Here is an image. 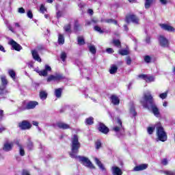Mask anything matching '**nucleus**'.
<instances>
[{"instance_id":"f257e3e1","label":"nucleus","mask_w":175,"mask_h":175,"mask_svg":"<svg viewBox=\"0 0 175 175\" xmlns=\"http://www.w3.org/2000/svg\"><path fill=\"white\" fill-rule=\"evenodd\" d=\"M141 103L145 109L151 110L155 117H159L161 113L159 112V109H158V107H157V105L154 102V98H152L151 92H147L144 94V97L141 100Z\"/></svg>"},{"instance_id":"f03ea898","label":"nucleus","mask_w":175,"mask_h":175,"mask_svg":"<svg viewBox=\"0 0 175 175\" xmlns=\"http://www.w3.org/2000/svg\"><path fill=\"white\" fill-rule=\"evenodd\" d=\"M80 147L81 144L79 142V137L77 135H73L71 139V152H70L71 158H76L77 154H79V148Z\"/></svg>"},{"instance_id":"7ed1b4c3","label":"nucleus","mask_w":175,"mask_h":175,"mask_svg":"<svg viewBox=\"0 0 175 175\" xmlns=\"http://www.w3.org/2000/svg\"><path fill=\"white\" fill-rule=\"evenodd\" d=\"M155 126L157 129V139H159L160 142H166V140H167V134L165 132V130L163 129V127H162L161 123H157Z\"/></svg>"},{"instance_id":"20e7f679","label":"nucleus","mask_w":175,"mask_h":175,"mask_svg":"<svg viewBox=\"0 0 175 175\" xmlns=\"http://www.w3.org/2000/svg\"><path fill=\"white\" fill-rule=\"evenodd\" d=\"M75 159H78L80 163L83 165V166H85L86 167H89L90 169H95V166H94V164L88 159V158L85 157H81V156H76Z\"/></svg>"},{"instance_id":"39448f33","label":"nucleus","mask_w":175,"mask_h":175,"mask_svg":"<svg viewBox=\"0 0 175 175\" xmlns=\"http://www.w3.org/2000/svg\"><path fill=\"white\" fill-rule=\"evenodd\" d=\"M159 43L161 47H169V40H167L163 36H160L159 37Z\"/></svg>"},{"instance_id":"423d86ee","label":"nucleus","mask_w":175,"mask_h":175,"mask_svg":"<svg viewBox=\"0 0 175 175\" xmlns=\"http://www.w3.org/2000/svg\"><path fill=\"white\" fill-rule=\"evenodd\" d=\"M131 21L133 22V24H139V18L135 15H129L126 17V22L129 24Z\"/></svg>"},{"instance_id":"0eeeda50","label":"nucleus","mask_w":175,"mask_h":175,"mask_svg":"<svg viewBox=\"0 0 175 175\" xmlns=\"http://www.w3.org/2000/svg\"><path fill=\"white\" fill-rule=\"evenodd\" d=\"M18 126L21 129L26 130L31 129L32 125L28 121L24 120L22 122L18 124Z\"/></svg>"},{"instance_id":"6e6552de","label":"nucleus","mask_w":175,"mask_h":175,"mask_svg":"<svg viewBox=\"0 0 175 175\" xmlns=\"http://www.w3.org/2000/svg\"><path fill=\"white\" fill-rule=\"evenodd\" d=\"M8 44H10L14 50H16V51H20V50H22L23 49V47H21V45L16 43L14 40H10L8 42Z\"/></svg>"},{"instance_id":"1a4fd4ad","label":"nucleus","mask_w":175,"mask_h":175,"mask_svg":"<svg viewBox=\"0 0 175 175\" xmlns=\"http://www.w3.org/2000/svg\"><path fill=\"white\" fill-rule=\"evenodd\" d=\"M50 71H51V67L49 66V65L46 64L44 70H42L40 71H37V72H38L40 76H44V77H46V76H47V75H48L47 72H50Z\"/></svg>"},{"instance_id":"9d476101","label":"nucleus","mask_w":175,"mask_h":175,"mask_svg":"<svg viewBox=\"0 0 175 175\" xmlns=\"http://www.w3.org/2000/svg\"><path fill=\"white\" fill-rule=\"evenodd\" d=\"M98 131L101 132V133H104V135H107V133H109V128H107L103 123H99Z\"/></svg>"},{"instance_id":"9b49d317","label":"nucleus","mask_w":175,"mask_h":175,"mask_svg":"<svg viewBox=\"0 0 175 175\" xmlns=\"http://www.w3.org/2000/svg\"><path fill=\"white\" fill-rule=\"evenodd\" d=\"M63 79L62 76L59 74H56L55 75H51L48 77L47 81H58V80H62Z\"/></svg>"},{"instance_id":"f8f14e48","label":"nucleus","mask_w":175,"mask_h":175,"mask_svg":"<svg viewBox=\"0 0 175 175\" xmlns=\"http://www.w3.org/2000/svg\"><path fill=\"white\" fill-rule=\"evenodd\" d=\"M117 124L113 128V131L114 132H120V131L122 130V122H121V120L120 118L117 119Z\"/></svg>"},{"instance_id":"ddd939ff","label":"nucleus","mask_w":175,"mask_h":175,"mask_svg":"<svg viewBox=\"0 0 175 175\" xmlns=\"http://www.w3.org/2000/svg\"><path fill=\"white\" fill-rule=\"evenodd\" d=\"M148 167V164H141L139 165L135 166L133 168V172H142V170H146Z\"/></svg>"},{"instance_id":"4468645a","label":"nucleus","mask_w":175,"mask_h":175,"mask_svg":"<svg viewBox=\"0 0 175 175\" xmlns=\"http://www.w3.org/2000/svg\"><path fill=\"white\" fill-rule=\"evenodd\" d=\"M56 126L59 128V129H69L70 126L64 122H59L56 123Z\"/></svg>"},{"instance_id":"2eb2a0df","label":"nucleus","mask_w":175,"mask_h":175,"mask_svg":"<svg viewBox=\"0 0 175 175\" xmlns=\"http://www.w3.org/2000/svg\"><path fill=\"white\" fill-rule=\"evenodd\" d=\"M111 172L113 175H122V170L117 166H113L111 167Z\"/></svg>"},{"instance_id":"dca6fc26","label":"nucleus","mask_w":175,"mask_h":175,"mask_svg":"<svg viewBox=\"0 0 175 175\" xmlns=\"http://www.w3.org/2000/svg\"><path fill=\"white\" fill-rule=\"evenodd\" d=\"M31 54L35 61H37L38 62H42V59L40 58V56H39V53H38V51L36 50L31 51Z\"/></svg>"},{"instance_id":"f3484780","label":"nucleus","mask_w":175,"mask_h":175,"mask_svg":"<svg viewBox=\"0 0 175 175\" xmlns=\"http://www.w3.org/2000/svg\"><path fill=\"white\" fill-rule=\"evenodd\" d=\"M38 105V103L36 101H30L27 104L25 109H27V110H29L31 109H35V107H36Z\"/></svg>"},{"instance_id":"a211bd4d","label":"nucleus","mask_w":175,"mask_h":175,"mask_svg":"<svg viewBox=\"0 0 175 175\" xmlns=\"http://www.w3.org/2000/svg\"><path fill=\"white\" fill-rule=\"evenodd\" d=\"M161 27L165 31H168L169 32L174 31V28L169 25L162 24L161 25Z\"/></svg>"},{"instance_id":"6ab92c4d","label":"nucleus","mask_w":175,"mask_h":175,"mask_svg":"<svg viewBox=\"0 0 175 175\" xmlns=\"http://www.w3.org/2000/svg\"><path fill=\"white\" fill-rule=\"evenodd\" d=\"M12 148H13V142H7L5 144H4V146H3V150L4 151H10L12 150Z\"/></svg>"},{"instance_id":"aec40b11","label":"nucleus","mask_w":175,"mask_h":175,"mask_svg":"<svg viewBox=\"0 0 175 175\" xmlns=\"http://www.w3.org/2000/svg\"><path fill=\"white\" fill-rule=\"evenodd\" d=\"M111 100L113 105H120V98H118V97L116 95H112L111 96Z\"/></svg>"},{"instance_id":"412c9836","label":"nucleus","mask_w":175,"mask_h":175,"mask_svg":"<svg viewBox=\"0 0 175 175\" xmlns=\"http://www.w3.org/2000/svg\"><path fill=\"white\" fill-rule=\"evenodd\" d=\"M15 143H16V144H17L18 147H19L20 155H21V157H24V155H25V152L24 151V148H23V146L21 145H20V142L18 140H16V142Z\"/></svg>"},{"instance_id":"4be33fe9","label":"nucleus","mask_w":175,"mask_h":175,"mask_svg":"<svg viewBox=\"0 0 175 175\" xmlns=\"http://www.w3.org/2000/svg\"><path fill=\"white\" fill-rule=\"evenodd\" d=\"M0 79L1 80V85H4V87H6V85H8V79H6V76L1 75L0 76Z\"/></svg>"},{"instance_id":"5701e85b","label":"nucleus","mask_w":175,"mask_h":175,"mask_svg":"<svg viewBox=\"0 0 175 175\" xmlns=\"http://www.w3.org/2000/svg\"><path fill=\"white\" fill-rule=\"evenodd\" d=\"M8 90H6V86L0 85V95H6Z\"/></svg>"},{"instance_id":"b1692460","label":"nucleus","mask_w":175,"mask_h":175,"mask_svg":"<svg viewBox=\"0 0 175 175\" xmlns=\"http://www.w3.org/2000/svg\"><path fill=\"white\" fill-rule=\"evenodd\" d=\"M94 161L96 165H98V167L101 169V170H105V167L103 166V164H102V163L100 162V161H99V159H98V158H95Z\"/></svg>"},{"instance_id":"393cba45","label":"nucleus","mask_w":175,"mask_h":175,"mask_svg":"<svg viewBox=\"0 0 175 175\" xmlns=\"http://www.w3.org/2000/svg\"><path fill=\"white\" fill-rule=\"evenodd\" d=\"M55 95L56 98H59L62 95V88H58L55 90Z\"/></svg>"},{"instance_id":"a878e982","label":"nucleus","mask_w":175,"mask_h":175,"mask_svg":"<svg viewBox=\"0 0 175 175\" xmlns=\"http://www.w3.org/2000/svg\"><path fill=\"white\" fill-rule=\"evenodd\" d=\"M118 68H117V66L116 65H113L110 70H109V72L111 75H114V73H117V70H118Z\"/></svg>"},{"instance_id":"bb28decb","label":"nucleus","mask_w":175,"mask_h":175,"mask_svg":"<svg viewBox=\"0 0 175 175\" xmlns=\"http://www.w3.org/2000/svg\"><path fill=\"white\" fill-rule=\"evenodd\" d=\"M58 43L59 44H64L65 43V38L62 34H59Z\"/></svg>"},{"instance_id":"cd10ccee","label":"nucleus","mask_w":175,"mask_h":175,"mask_svg":"<svg viewBox=\"0 0 175 175\" xmlns=\"http://www.w3.org/2000/svg\"><path fill=\"white\" fill-rule=\"evenodd\" d=\"M8 75L11 78H12L13 80H16V72H14V70H9Z\"/></svg>"},{"instance_id":"c85d7f7f","label":"nucleus","mask_w":175,"mask_h":175,"mask_svg":"<svg viewBox=\"0 0 175 175\" xmlns=\"http://www.w3.org/2000/svg\"><path fill=\"white\" fill-rule=\"evenodd\" d=\"M40 99H46L47 98V92L45 91H41L40 92Z\"/></svg>"},{"instance_id":"c756f323","label":"nucleus","mask_w":175,"mask_h":175,"mask_svg":"<svg viewBox=\"0 0 175 175\" xmlns=\"http://www.w3.org/2000/svg\"><path fill=\"white\" fill-rule=\"evenodd\" d=\"M154 80H155V78L154 77L146 75V83H151L152 81H154Z\"/></svg>"},{"instance_id":"7c9ffc66","label":"nucleus","mask_w":175,"mask_h":175,"mask_svg":"<svg viewBox=\"0 0 175 175\" xmlns=\"http://www.w3.org/2000/svg\"><path fill=\"white\" fill-rule=\"evenodd\" d=\"M89 50L92 54H96V48H95V46L94 45L89 46Z\"/></svg>"},{"instance_id":"2f4dec72","label":"nucleus","mask_w":175,"mask_h":175,"mask_svg":"<svg viewBox=\"0 0 175 175\" xmlns=\"http://www.w3.org/2000/svg\"><path fill=\"white\" fill-rule=\"evenodd\" d=\"M105 23H107L108 24H115V25H117V21L113 19H105Z\"/></svg>"},{"instance_id":"473e14b6","label":"nucleus","mask_w":175,"mask_h":175,"mask_svg":"<svg viewBox=\"0 0 175 175\" xmlns=\"http://www.w3.org/2000/svg\"><path fill=\"white\" fill-rule=\"evenodd\" d=\"M151 3H152V0H146V2H145L146 9H150V6H151Z\"/></svg>"},{"instance_id":"72a5a7b5","label":"nucleus","mask_w":175,"mask_h":175,"mask_svg":"<svg viewBox=\"0 0 175 175\" xmlns=\"http://www.w3.org/2000/svg\"><path fill=\"white\" fill-rule=\"evenodd\" d=\"M85 122L88 125H92L94 124V118L92 117L88 118L86 119Z\"/></svg>"},{"instance_id":"f704fd0d","label":"nucleus","mask_w":175,"mask_h":175,"mask_svg":"<svg viewBox=\"0 0 175 175\" xmlns=\"http://www.w3.org/2000/svg\"><path fill=\"white\" fill-rule=\"evenodd\" d=\"M130 114L132 116V117H136L137 113L136 111H135V107H131L130 109Z\"/></svg>"},{"instance_id":"c9c22d12","label":"nucleus","mask_w":175,"mask_h":175,"mask_svg":"<svg viewBox=\"0 0 175 175\" xmlns=\"http://www.w3.org/2000/svg\"><path fill=\"white\" fill-rule=\"evenodd\" d=\"M84 38L83 37H78V44L79 46H83V44H85Z\"/></svg>"},{"instance_id":"e433bc0d","label":"nucleus","mask_w":175,"mask_h":175,"mask_svg":"<svg viewBox=\"0 0 175 175\" xmlns=\"http://www.w3.org/2000/svg\"><path fill=\"white\" fill-rule=\"evenodd\" d=\"M119 54H120V55H128L129 52L127 50L122 49L119 51Z\"/></svg>"},{"instance_id":"4c0bfd02","label":"nucleus","mask_w":175,"mask_h":175,"mask_svg":"<svg viewBox=\"0 0 175 175\" xmlns=\"http://www.w3.org/2000/svg\"><path fill=\"white\" fill-rule=\"evenodd\" d=\"M167 94L168 92H165L164 93L160 94L159 96L161 99H166L167 98Z\"/></svg>"},{"instance_id":"58836bf2","label":"nucleus","mask_w":175,"mask_h":175,"mask_svg":"<svg viewBox=\"0 0 175 175\" xmlns=\"http://www.w3.org/2000/svg\"><path fill=\"white\" fill-rule=\"evenodd\" d=\"M144 59L147 64H150V62H151V57H150L149 55L144 56Z\"/></svg>"},{"instance_id":"ea45409f","label":"nucleus","mask_w":175,"mask_h":175,"mask_svg":"<svg viewBox=\"0 0 175 175\" xmlns=\"http://www.w3.org/2000/svg\"><path fill=\"white\" fill-rule=\"evenodd\" d=\"M47 9H46V7H44V5L41 4L40 7V13L44 14V12H46Z\"/></svg>"},{"instance_id":"a19ab883","label":"nucleus","mask_w":175,"mask_h":175,"mask_svg":"<svg viewBox=\"0 0 175 175\" xmlns=\"http://www.w3.org/2000/svg\"><path fill=\"white\" fill-rule=\"evenodd\" d=\"M60 58L63 62H65V59H66V53L62 52L61 53Z\"/></svg>"},{"instance_id":"79ce46f5","label":"nucleus","mask_w":175,"mask_h":175,"mask_svg":"<svg viewBox=\"0 0 175 175\" xmlns=\"http://www.w3.org/2000/svg\"><path fill=\"white\" fill-rule=\"evenodd\" d=\"M154 130H155V126L148 127L147 129L148 133H149V135H152V133L154 132Z\"/></svg>"},{"instance_id":"37998d69","label":"nucleus","mask_w":175,"mask_h":175,"mask_svg":"<svg viewBox=\"0 0 175 175\" xmlns=\"http://www.w3.org/2000/svg\"><path fill=\"white\" fill-rule=\"evenodd\" d=\"M113 44H115V46L117 47H120V46H121V42L118 40H114Z\"/></svg>"},{"instance_id":"c03bdc74","label":"nucleus","mask_w":175,"mask_h":175,"mask_svg":"<svg viewBox=\"0 0 175 175\" xmlns=\"http://www.w3.org/2000/svg\"><path fill=\"white\" fill-rule=\"evenodd\" d=\"M94 30H96L97 32H99L100 33H103V31L98 26H95L94 27Z\"/></svg>"},{"instance_id":"a18cd8bd","label":"nucleus","mask_w":175,"mask_h":175,"mask_svg":"<svg viewBox=\"0 0 175 175\" xmlns=\"http://www.w3.org/2000/svg\"><path fill=\"white\" fill-rule=\"evenodd\" d=\"M64 31H66V32H70V25H66V26H64Z\"/></svg>"},{"instance_id":"49530a36","label":"nucleus","mask_w":175,"mask_h":175,"mask_svg":"<svg viewBox=\"0 0 175 175\" xmlns=\"http://www.w3.org/2000/svg\"><path fill=\"white\" fill-rule=\"evenodd\" d=\"M163 173L166 175H175V172L172 171H164Z\"/></svg>"},{"instance_id":"de8ad7c7","label":"nucleus","mask_w":175,"mask_h":175,"mask_svg":"<svg viewBox=\"0 0 175 175\" xmlns=\"http://www.w3.org/2000/svg\"><path fill=\"white\" fill-rule=\"evenodd\" d=\"M126 62L127 65H131V64H132V59H131V57H127L126 58Z\"/></svg>"},{"instance_id":"09e8293b","label":"nucleus","mask_w":175,"mask_h":175,"mask_svg":"<svg viewBox=\"0 0 175 175\" xmlns=\"http://www.w3.org/2000/svg\"><path fill=\"white\" fill-rule=\"evenodd\" d=\"M138 77L139 79H143V80L146 81L147 79V75L142 74V75H138Z\"/></svg>"},{"instance_id":"8fccbe9b","label":"nucleus","mask_w":175,"mask_h":175,"mask_svg":"<svg viewBox=\"0 0 175 175\" xmlns=\"http://www.w3.org/2000/svg\"><path fill=\"white\" fill-rule=\"evenodd\" d=\"M102 146V144L100 143V142L98 141L96 143V150H99V148Z\"/></svg>"},{"instance_id":"3c124183","label":"nucleus","mask_w":175,"mask_h":175,"mask_svg":"<svg viewBox=\"0 0 175 175\" xmlns=\"http://www.w3.org/2000/svg\"><path fill=\"white\" fill-rule=\"evenodd\" d=\"M27 17H29V18H33V15L32 14V11L29 10L27 12Z\"/></svg>"},{"instance_id":"603ef678","label":"nucleus","mask_w":175,"mask_h":175,"mask_svg":"<svg viewBox=\"0 0 175 175\" xmlns=\"http://www.w3.org/2000/svg\"><path fill=\"white\" fill-rule=\"evenodd\" d=\"M27 146L29 150H31V148H32V146H33V144L32 143V142H31V140L29 139L27 142Z\"/></svg>"},{"instance_id":"864d4df0","label":"nucleus","mask_w":175,"mask_h":175,"mask_svg":"<svg viewBox=\"0 0 175 175\" xmlns=\"http://www.w3.org/2000/svg\"><path fill=\"white\" fill-rule=\"evenodd\" d=\"M18 13H21V14H23L25 13V10H24L23 8H19L18 9Z\"/></svg>"},{"instance_id":"5fc2aeb1","label":"nucleus","mask_w":175,"mask_h":175,"mask_svg":"<svg viewBox=\"0 0 175 175\" xmlns=\"http://www.w3.org/2000/svg\"><path fill=\"white\" fill-rule=\"evenodd\" d=\"M22 175H31V174H29V172L27 170H24L22 172Z\"/></svg>"},{"instance_id":"6e6d98bb","label":"nucleus","mask_w":175,"mask_h":175,"mask_svg":"<svg viewBox=\"0 0 175 175\" xmlns=\"http://www.w3.org/2000/svg\"><path fill=\"white\" fill-rule=\"evenodd\" d=\"M162 165H164V166H166L167 165V159H163L161 161Z\"/></svg>"},{"instance_id":"4d7b16f0","label":"nucleus","mask_w":175,"mask_h":175,"mask_svg":"<svg viewBox=\"0 0 175 175\" xmlns=\"http://www.w3.org/2000/svg\"><path fill=\"white\" fill-rule=\"evenodd\" d=\"M107 53H108V54H112V53H114V51H113V49L108 48L107 49Z\"/></svg>"},{"instance_id":"13d9d810","label":"nucleus","mask_w":175,"mask_h":175,"mask_svg":"<svg viewBox=\"0 0 175 175\" xmlns=\"http://www.w3.org/2000/svg\"><path fill=\"white\" fill-rule=\"evenodd\" d=\"M162 5H166L167 3V0H159Z\"/></svg>"},{"instance_id":"bf43d9fd","label":"nucleus","mask_w":175,"mask_h":175,"mask_svg":"<svg viewBox=\"0 0 175 175\" xmlns=\"http://www.w3.org/2000/svg\"><path fill=\"white\" fill-rule=\"evenodd\" d=\"M0 51H3V53H6V51L5 50V48L3 46L0 44Z\"/></svg>"},{"instance_id":"052dcab7","label":"nucleus","mask_w":175,"mask_h":175,"mask_svg":"<svg viewBox=\"0 0 175 175\" xmlns=\"http://www.w3.org/2000/svg\"><path fill=\"white\" fill-rule=\"evenodd\" d=\"M14 25L16 28H20L21 27V25H20V23H14Z\"/></svg>"},{"instance_id":"680f3d73","label":"nucleus","mask_w":175,"mask_h":175,"mask_svg":"<svg viewBox=\"0 0 175 175\" xmlns=\"http://www.w3.org/2000/svg\"><path fill=\"white\" fill-rule=\"evenodd\" d=\"M88 13L92 16V14H94V10H92V9H89Z\"/></svg>"},{"instance_id":"e2e57ef3","label":"nucleus","mask_w":175,"mask_h":175,"mask_svg":"<svg viewBox=\"0 0 175 175\" xmlns=\"http://www.w3.org/2000/svg\"><path fill=\"white\" fill-rule=\"evenodd\" d=\"M3 117V110H0V120Z\"/></svg>"},{"instance_id":"0e129e2a","label":"nucleus","mask_w":175,"mask_h":175,"mask_svg":"<svg viewBox=\"0 0 175 175\" xmlns=\"http://www.w3.org/2000/svg\"><path fill=\"white\" fill-rule=\"evenodd\" d=\"M8 28L11 31V32H13L14 33V29H13V27L12 26L9 25Z\"/></svg>"},{"instance_id":"69168bd1","label":"nucleus","mask_w":175,"mask_h":175,"mask_svg":"<svg viewBox=\"0 0 175 175\" xmlns=\"http://www.w3.org/2000/svg\"><path fill=\"white\" fill-rule=\"evenodd\" d=\"M33 125H34L35 126H38V125H39V122H36V121H33L32 122Z\"/></svg>"},{"instance_id":"338daca9","label":"nucleus","mask_w":175,"mask_h":175,"mask_svg":"<svg viewBox=\"0 0 175 175\" xmlns=\"http://www.w3.org/2000/svg\"><path fill=\"white\" fill-rule=\"evenodd\" d=\"M150 37H146V43H150Z\"/></svg>"},{"instance_id":"774afa93","label":"nucleus","mask_w":175,"mask_h":175,"mask_svg":"<svg viewBox=\"0 0 175 175\" xmlns=\"http://www.w3.org/2000/svg\"><path fill=\"white\" fill-rule=\"evenodd\" d=\"M57 18H59V17H61V12H58L57 13Z\"/></svg>"}]
</instances>
